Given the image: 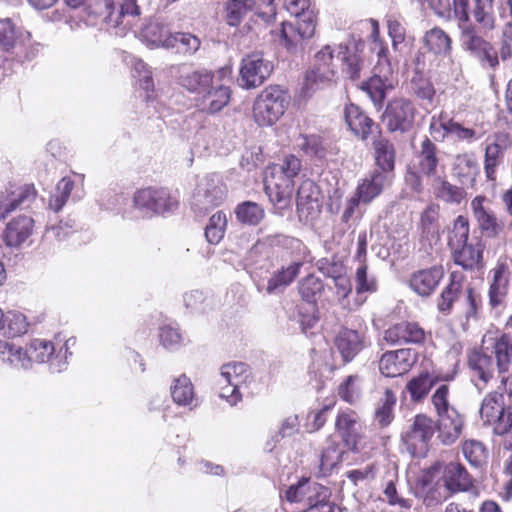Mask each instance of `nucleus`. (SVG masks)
Segmentation results:
<instances>
[{"mask_svg": "<svg viewBox=\"0 0 512 512\" xmlns=\"http://www.w3.org/2000/svg\"><path fill=\"white\" fill-rule=\"evenodd\" d=\"M371 27L370 38L372 40L371 50L376 53L378 62L374 74L361 85V89L367 93L373 104L381 108L387 95L388 88L392 87L389 76L392 74L388 48L379 38V24L376 20L370 19L365 23Z\"/></svg>", "mask_w": 512, "mask_h": 512, "instance_id": "1", "label": "nucleus"}, {"mask_svg": "<svg viewBox=\"0 0 512 512\" xmlns=\"http://www.w3.org/2000/svg\"><path fill=\"white\" fill-rule=\"evenodd\" d=\"M51 342L42 339H33L26 349L12 342L0 340V360L14 369L28 370L32 364L45 363L54 353Z\"/></svg>", "mask_w": 512, "mask_h": 512, "instance_id": "2", "label": "nucleus"}, {"mask_svg": "<svg viewBox=\"0 0 512 512\" xmlns=\"http://www.w3.org/2000/svg\"><path fill=\"white\" fill-rule=\"evenodd\" d=\"M468 238V220L458 216L454 221L453 238L449 242L453 251V261L464 270L482 268L484 245L478 239L468 242Z\"/></svg>", "mask_w": 512, "mask_h": 512, "instance_id": "3", "label": "nucleus"}, {"mask_svg": "<svg viewBox=\"0 0 512 512\" xmlns=\"http://www.w3.org/2000/svg\"><path fill=\"white\" fill-rule=\"evenodd\" d=\"M285 100V92L278 86L266 88L254 102L255 121L261 126L275 123L285 112Z\"/></svg>", "mask_w": 512, "mask_h": 512, "instance_id": "4", "label": "nucleus"}, {"mask_svg": "<svg viewBox=\"0 0 512 512\" xmlns=\"http://www.w3.org/2000/svg\"><path fill=\"white\" fill-rule=\"evenodd\" d=\"M226 186L218 174L204 177L192 196L191 207L199 215L206 214L210 209L219 206L225 199Z\"/></svg>", "mask_w": 512, "mask_h": 512, "instance_id": "5", "label": "nucleus"}, {"mask_svg": "<svg viewBox=\"0 0 512 512\" xmlns=\"http://www.w3.org/2000/svg\"><path fill=\"white\" fill-rule=\"evenodd\" d=\"M416 112V107L411 100L396 97L387 103L382 120L389 132L405 134L412 130Z\"/></svg>", "mask_w": 512, "mask_h": 512, "instance_id": "6", "label": "nucleus"}, {"mask_svg": "<svg viewBox=\"0 0 512 512\" xmlns=\"http://www.w3.org/2000/svg\"><path fill=\"white\" fill-rule=\"evenodd\" d=\"M435 431L436 424L432 418L425 414H417L410 429L402 437L406 450L413 457L424 458Z\"/></svg>", "mask_w": 512, "mask_h": 512, "instance_id": "7", "label": "nucleus"}, {"mask_svg": "<svg viewBox=\"0 0 512 512\" xmlns=\"http://www.w3.org/2000/svg\"><path fill=\"white\" fill-rule=\"evenodd\" d=\"M317 24L316 13L310 6V0H290V51L294 38L305 41L313 37ZM297 40L294 46L297 47Z\"/></svg>", "mask_w": 512, "mask_h": 512, "instance_id": "8", "label": "nucleus"}, {"mask_svg": "<svg viewBox=\"0 0 512 512\" xmlns=\"http://www.w3.org/2000/svg\"><path fill=\"white\" fill-rule=\"evenodd\" d=\"M288 160L283 165L273 164L267 167L264 177L265 192L274 208L283 214L288 208Z\"/></svg>", "mask_w": 512, "mask_h": 512, "instance_id": "9", "label": "nucleus"}, {"mask_svg": "<svg viewBox=\"0 0 512 512\" xmlns=\"http://www.w3.org/2000/svg\"><path fill=\"white\" fill-rule=\"evenodd\" d=\"M272 62L264 59L261 52H253L244 56L240 63L239 85L245 89L261 86L273 72Z\"/></svg>", "mask_w": 512, "mask_h": 512, "instance_id": "10", "label": "nucleus"}, {"mask_svg": "<svg viewBox=\"0 0 512 512\" xmlns=\"http://www.w3.org/2000/svg\"><path fill=\"white\" fill-rule=\"evenodd\" d=\"M133 201L138 209L147 214L170 212L178 207V201L165 189H141L135 193Z\"/></svg>", "mask_w": 512, "mask_h": 512, "instance_id": "11", "label": "nucleus"}, {"mask_svg": "<svg viewBox=\"0 0 512 512\" xmlns=\"http://www.w3.org/2000/svg\"><path fill=\"white\" fill-rule=\"evenodd\" d=\"M29 40L30 34L17 31L11 19H0V48L3 51L21 61L31 59L34 54L27 50Z\"/></svg>", "mask_w": 512, "mask_h": 512, "instance_id": "12", "label": "nucleus"}, {"mask_svg": "<svg viewBox=\"0 0 512 512\" xmlns=\"http://www.w3.org/2000/svg\"><path fill=\"white\" fill-rule=\"evenodd\" d=\"M36 189L31 184L11 185L0 199V219H5L17 208H27L36 199Z\"/></svg>", "mask_w": 512, "mask_h": 512, "instance_id": "13", "label": "nucleus"}, {"mask_svg": "<svg viewBox=\"0 0 512 512\" xmlns=\"http://www.w3.org/2000/svg\"><path fill=\"white\" fill-rule=\"evenodd\" d=\"M364 47L365 42L354 35H351L346 43H342L338 47V56H341L344 65L343 72L353 81L360 78V71L363 65L361 53Z\"/></svg>", "mask_w": 512, "mask_h": 512, "instance_id": "14", "label": "nucleus"}, {"mask_svg": "<svg viewBox=\"0 0 512 512\" xmlns=\"http://www.w3.org/2000/svg\"><path fill=\"white\" fill-rule=\"evenodd\" d=\"M231 88L224 84H211V86L199 97H196V106L208 115H214L222 111L231 100Z\"/></svg>", "mask_w": 512, "mask_h": 512, "instance_id": "15", "label": "nucleus"}, {"mask_svg": "<svg viewBox=\"0 0 512 512\" xmlns=\"http://www.w3.org/2000/svg\"><path fill=\"white\" fill-rule=\"evenodd\" d=\"M415 362V352L398 349L384 353L379 361V370L386 377H397L406 373Z\"/></svg>", "mask_w": 512, "mask_h": 512, "instance_id": "16", "label": "nucleus"}, {"mask_svg": "<svg viewBox=\"0 0 512 512\" xmlns=\"http://www.w3.org/2000/svg\"><path fill=\"white\" fill-rule=\"evenodd\" d=\"M445 275L442 265L418 270L410 276V288L421 297L431 296Z\"/></svg>", "mask_w": 512, "mask_h": 512, "instance_id": "17", "label": "nucleus"}, {"mask_svg": "<svg viewBox=\"0 0 512 512\" xmlns=\"http://www.w3.org/2000/svg\"><path fill=\"white\" fill-rule=\"evenodd\" d=\"M424 339V330L414 322H399L384 332V340L392 346L420 344Z\"/></svg>", "mask_w": 512, "mask_h": 512, "instance_id": "18", "label": "nucleus"}, {"mask_svg": "<svg viewBox=\"0 0 512 512\" xmlns=\"http://www.w3.org/2000/svg\"><path fill=\"white\" fill-rule=\"evenodd\" d=\"M442 481L449 494L468 492L474 487L472 476L459 462H450L444 466Z\"/></svg>", "mask_w": 512, "mask_h": 512, "instance_id": "19", "label": "nucleus"}, {"mask_svg": "<svg viewBox=\"0 0 512 512\" xmlns=\"http://www.w3.org/2000/svg\"><path fill=\"white\" fill-rule=\"evenodd\" d=\"M115 0H97L95 4V13L103 16V20L113 27L120 24L124 16H139L140 7L137 0H122L120 10H115Z\"/></svg>", "mask_w": 512, "mask_h": 512, "instance_id": "20", "label": "nucleus"}, {"mask_svg": "<svg viewBox=\"0 0 512 512\" xmlns=\"http://www.w3.org/2000/svg\"><path fill=\"white\" fill-rule=\"evenodd\" d=\"M214 82L213 71L206 68H182L178 76V84L189 93L201 96Z\"/></svg>", "mask_w": 512, "mask_h": 512, "instance_id": "21", "label": "nucleus"}, {"mask_svg": "<svg viewBox=\"0 0 512 512\" xmlns=\"http://www.w3.org/2000/svg\"><path fill=\"white\" fill-rule=\"evenodd\" d=\"M331 81V72L320 73L317 71H307L304 75L303 81L295 89L293 106L297 110L304 109L308 101L315 93L316 87L319 84H324Z\"/></svg>", "mask_w": 512, "mask_h": 512, "instance_id": "22", "label": "nucleus"}, {"mask_svg": "<svg viewBox=\"0 0 512 512\" xmlns=\"http://www.w3.org/2000/svg\"><path fill=\"white\" fill-rule=\"evenodd\" d=\"M435 424L438 431V439L443 445L448 446L454 444L462 434L464 419L456 409L449 410L438 415Z\"/></svg>", "mask_w": 512, "mask_h": 512, "instance_id": "23", "label": "nucleus"}, {"mask_svg": "<svg viewBox=\"0 0 512 512\" xmlns=\"http://www.w3.org/2000/svg\"><path fill=\"white\" fill-rule=\"evenodd\" d=\"M416 168L426 177H436L440 166L439 149L427 136L420 143L419 150L415 153Z\"/></svg>", "mask_w": 512, "mask_h": 512, "instance_id": "24", "label": "nucleus"}, {"mask_svg": "<svg viewBox=\"0 0 512 512\" xmlns=\"http://www.w3.org/2000/svg\"><path fill=\"white\" fill-rule=\"evenodd\" d=\"M490 273L492 280L489 286V305L493 309L503 307L506 301L509 287V267L506 263H498Z\"/></svg>", "mask_w": 512, "mask_h": 512, "instance_id": "25", "label": "nucleus"}, {"mask_svg": "<svg viewBox=\"0 0 512 512\" xmlns=\"http://www.w3.org/2000/svg\"><path fill=\"white\" fill-rule=\"evenodd\" d=\"M344 119L350 131L362 140L368 139L373 128H377L374 121L356 104L350 103L344 108Z\"/></svg>", "mask_w": 512, "mask_h": 512, "instance_id": "26", "label": "nucleus"}, {"mask_svg": "<svg viewBox=\"0 0 512 512\" xmlns=\"http://www.w3.org/2000/svg\"><path fill=\"white\" fill-rule=\"evenodd\" d=\"M344 362L348 363L364 348V336L357 330L343 327L334 340Z\"/></svg>", "mask_w": 512, "mask_h": 512, "instance_id": "27", "label": "nucleus"}, {"mask_svg": "<svg viewBox=\"0 0 512 512\" xmlns=\"http://www.w3.org/2000/svg\"><path fill=\"white\" fill-rule=\"evenodd\" d=\"M317 187L312 180H304L296 194V210L301 222H307L309 217L318 210Z\"/></svg>", "mask_w": 512, "mask_h": 512, "instance_id": "28", "label": "nucleus"}, {"mask_svg": "<svg viewBox=\"0 0 512 512\" xmlns=\"http://www.w3.org/2000/svg\"><path fill=\"white\" fill-rule=\"evenodd\" d=\"M392 178L388 177L385 172L372 171L358 184L355 197L361 203L368 204L378 197L385 187L391 184Z\"/></svg>", "mask_w": 512, "mask_h": 512, "instance_id": "29", "label": "nucleus"}, {"mask_svg": "<svg viewBox=\"0 0 512 512\" xmlns=\"http://www.w3.org/2000/svg\"><path fill=\"white\" fill-rule=\"evenodd\" d=\"M34 220L29 216H19L11 220L5 229L4 240L7 246L21 247L32 235Z\"/></svg>", "mask_w": 512, "mask_h": 512, "instance_id": "30", "label": "nucleus"}, {"mask_svg": "<svg viewBox=\"0 0 512 512\" xmlns=\"http://www.w3.org/2000/svg\"><path fill=\"white\" fill-rule=\"evenodd\" d=\"M372 145L376 164L374 171L385 172L388 177L393 178L395 168V148L393 143L388 138L379 135L373 140Z\"/></svg>", "mask_w": 512, "mask_h": 512, "instance_id": "31", "label": "nucleus"}, {"mask_svg": "<svg viewBox=\"0 0 512 512\" xmlns=\"http://www.w3.org/2000/svg\"><path fill=\"white\" fill-rule=\"evenodd\" d=\"M493 353L495 355L496 368L502 380L512 374V336L502 333L494 339Z\"/></svg>", "mask_w": 512, "mask_h": 512, "instance_id": "32", "label": "nucleus"}, {"mask_svg": "<svg viewBox=\"0 0 512 512\" xmlns=\"http://www.w3.org/2000/svg\"><path fill=\"white\" fill-rule=\"evenodd\" d=\"M506 409L505 397L502 393L491 392L487 394L482 400L479 409L483 425H493L494 428L506 412Z\"/></svg>", "mask_w": 512, "mask_h": 512, "instance_id": "33", "label": "nucleus"}, {"mask_svg": "<svg viewBox=\"0 0 512 512\" xmlns=\"http://www.w3.org/2000/svg\"><path fill=\"white\" fill-rule=\"evenodd\" d=\"M464 276L462 273L454 271L449 276V283L444 287L437 299L438 310L448 315L451 313L453 304L459 299L463 291Z\"/></svg>", "mask_w": 512, "mask_h": 512, "instance_id": "34", "label": "nucleus"}, {"mask_svg": "<svg viewBox=\"0 0 512 512\" xmlns=\"http://www.w3.org/2000/svg\"><path fill=\"white\" fill-rule=\"evenodd\" d=\"M483 200V197H476L472 200L473 214L481 231L488 237H495L501 231V225L495 215L483 207Z\"/></svg>", "mask_w": 512, "mask_h": 512, "instance_id": "35", "label": "nucleus"}, {"mask_svg": "<svg viewBox=\"0 0 512 512\" xmlns=\"http://www.w3.org/2000/svg\"><path fill=\"white\" fill-rule=\"evenodd\" d=\"M324 486L311 481L308 477H302L297 484L290 485V503L304 502L307 507L319 497Z\"/></svg>", "mask_w": 512, "mask_h": 512, "instance_id": "36", "label": "nucleus"}, {"mask_svg": "<svg viewBox=\"0 0 512 512\" xmlns=\"http://www.w3.org/2000/svg\"><path fill=\"white\" fill-rule=\"evenodd\" d=\"M250 377V370L247 364L243 362H230L222 365L220 370L219 385L227 384L228 386L241 388L247 383Z\"/></svg>", "mask_w": 512, "mask_h": 512, "instance_id": "37", "label": "nucleus"}, {"mask_svg": "<svg viewBox=\"0 0 512 512\" xmlns=\"http://www.w3.org/2000/svg\"><path fill=\"white\" fill-rule=\"evenodd\" d=\"M165 48H181V52L186 55H194L201 46L200 39L190 33H175L169 37L160 36L155 38Z\"/></svg>", "mask_w": 512, "mask_h": 512, "instance_id": "38", "label": "nucleus"}, {"mask_svg": "<svg viewBox=\"0 0 512 512\" xmlns=\"http://www.w3.org/2000/svg\"><path fill=\"white\" fill-rule=\"evenodd\" d=\"M468 365L483 383H487L493 377L496 362L487 353L473 350L468 356Z\"/></svg>", "mask_w": 512, "mask_h": 512, "instance_id": "39", "label": "nucleus"}, {"mask_svg": "<svg viewBox=\"0 0 512 512\" xmlns=\"http://www.w3.org/2000/svg\"><path fill=\"white\" fill-rule=\"evenodd\" d=\"M336 428L346 445L353 451L357 450V415L353 411L340 413L336 420Z\"/></svg>", "mask_w": 512, "mask_h": 512, "instance_id": "40", "label": "nucleus"}, {"mask_svg": "<svg viewBox=\"0 0 512 512\" xmlns=\"http://www.w3.org/2000/svg\"><path fill=\"white\" fill-rule=\"evenodd\" d=\"M173 401L180 406H191L195 401L194 387L186 375L176 378L171 385Z\"/></svg>", "mask_w": 512, "mask_h": 512, "instance_id": "41", "label": "nucleus"}, {"mask_svg": "<svg viewBox=\"0 0 512 512\" xmlns=\"http://www.w3.org/2000/svg\"><path fill=\"white\" fill-rule=\"evenodd\" d=\"M424 42L429 51L436 55L447 56L451 52V38L441 28L435 27L427 31Z\"/></svg>", "mask_w": 512, "mask_h": 512, "instance_id": "42", "label": "nucleus"}, {"mask_svg": "<svg viewBox=\"0 0 512 512\" xmlns=\"http://www.w3.org/2000/svg\"><path fill=\"white\" fill-rule=\"evenodd\" d=\"M237 220L249 226L258 225L265 217V211L261 205L252 201L239 203L235 208Z\"/></svg>", "mask_w": 512, "mask_h": 512, "instance_id": "43", "label": "nucleus"}, {"mask_svg": "<svg viewBox=\"0 0 512 512\" xmlns=\"http://www.w3.org/2000/svg\"><path fill=\"white\" fill-rule=\"evenodd\" d=\"M462 453L468 463L474 468H482L487 464L489 452L486 446L478 440H466L462 444Z\"/></svg>", "mask_w": 512, "mask_h": 512, "instance_id": "44", "label": "nucleus"}, {"mask_svg": "<svg viewBox=\"0 0 512 512\" xmlns=\"http://www.w3.org/2000/svg\"><path fill=\"white\" fill-rule=\"evenodd\" d=\"M436 383V378L428 372L420 373L408 381L406 390L414 402L423 400Z\"/></svg>", "mask_w": 512, "mask_h": 512, "instance_id": "45", "label": "nucleus"}, {"mask_svg": "<svg viewBox=\"0 0 512 512\" xmlns=\"http://www.w3.org/2000/svg\"><path fill=\"white\" fill-rule=\"evenodd\" d=\"M290 254L293 259L290 261V283L299 274L300 268L309 266L311 257L307 247L297 238H290Z\"/></svg>", "mask_w": 512, "mask_h": 512, "instance_id": "46", "label": "nucleus"}, {"mask_svg": "<svg viewBox=\"0 0 512 512\" xmlns=\"http://www.w3.org/2000/svg\"><path fill=\"white\" fill-rule=\"evenodd\" d=\"M395 404L396 396L394 392L386 389L375 410V421L380 427H387L394 419L393 409Z\"/></svg>", "mask_w": 512, "mask_h": 512, "instance_id": "47", "label": "nucleus"}, {"mask_svg": "<svg viewBox=\"0 0 512 512\" xmlns=\"http://www.w3.org/2000/svg\"><path fill=\"white\" fill-rule=\"evenodd\" d=\"M474 2L473 16L480 26L478 29L483 30L484 33L493 30L495 18L493 16L492 0H474Z\"/></svg>", "mask_w": 512, "mask_h": 512, "instance_id": "48", "label": "nucleus"}, {"mask_svg": "<svg viewBox=\"0 0 512 512\" xmlns=\"http://www.w3.org/2000/svg\"><path fill=\"white\" fill-rule=\"evenodd\" d=\"M482 33H484L483 30H479L475 25L465 27L460 31L461 46L470 56L489 43V41L485 40L481 35Z\"/></svg>", "mask_w": 512, "mask_h": 512, "instance_id": "49", "label": "nucleus"}, {"mask_svg": "<svg viewBox=\"0 0 512 512\" xmlns=\"http://www.w3.org/2000/svg\"><path fill=\"white\" fill-rule=\"evenodd\" d=\"M504 148L496 143H490L485 148L484 172L488 180H494L496 168L502 163Z\"/></svg>", "mask_w": 512, "mask_h": 512, "instance_id": "50", "label": "nucleus"}, {"mask_svg": "<svg viewBox=\"0 0 512 512\" xmlns=\"http://www.w3.org/2000/svg\"><path fill=\"white\" fill-rule=\"evenodd\" d=\"M344 452L335 445L326 447L321 456L319 463V474L323 477L331 474L342 461Z\"/></svg>", "mask_w": 512, "mask_h": 512, "instance_id": "51", "label": "nucleus"}, {"mask_svg": "<svg viewBox=\"0 0 512 512\" xmlns=\"http://www.w3.org/2000/svg\"><path fill=\"white\" fill-rule=\"evenodd\" d=\"M318 313L317 302L304 303L298 307V322L304 334H313L310 330H312L319 321Z\"/></svg>", "mask_w": 512, "mask_h": 512, "instance_id": "52", "label": "nucleus"}, {"mask_svg": "<svg viewBox=\"0 0 512 512\" xmlns=\"http://www.w3.org/2000/svg\"><path fill=\"white\" fill-rule=\"evenodd\" d=\"M436 196L445 202L460 203L464 197V190L452 185L443 178L436 176L434 179Z\"/></svg>", "mask_w": 512, "mask_h": 512, "instance_id": "53", "label": "nucleus"}, {"mask_svg": "<svg viewBox=\"0 0 512 512\" xmlns=\"http://www.w3.org/2000/svg\"><path fill=\"white\" fill-rule=\"evenodd\" d=\"M411 90L419 100L426 101L432 105L436 91L428 78L416 72L411 79Z\"/></svg>", "mask_w": 512, "mask_h": 512, "instance_id": "54", "label": "nucleus"}, {"mask_svg": "<svg viewBox=\"0 0 512 512\" xmlns=\"http://www.w3.org/2000/svg\"><path fill=\"white\" fill-rule=\"evenodd\" d=\"M329 410V407H324L317 412H310L306 416L295 415V420L297 421L298 428L295 430L296 432H300V427H303V431L306 433H311L319 430L326 422V414Z\"/></svg>", "mask_w": 512, "mask_h": 512, "instance_id": "55", "label": "nucleus"}, {"mask_svg": "<svg viewBox=\"0 0 512 512\" xmlns=\"http://www.w3.org/2000/svg\"><path fill=\"white\" fill-rule=\"evenodd\" d=\"M73 188L74 182L71 178H62L57 183L55 194L49 200V208L54 212H59L67 203Z\"/></svg>", "mask_w": 512, "mask_h": 512, "instance_id": "56", "label": "nucleus"}, {"mask_svg": "<svg viewBox=\"0 0 512 512\" xmlns=\"http://www.w3.org/2000/svg\"><path fill=\"white\" fill-rule=\"evenodd\" d=\"M361 379L358 375H349L338 387L339 397L349 403H356L361 397Z\"/></svg>", "mask_w": 512, "mask_h": 512, "instance_id": "57", "label": "nucleus"}, {"mask_svg": "<svg viewBox=\"0 0 512 512\" xmlns=\"http://www.w3.org/2000/svg\"><path fill=\"white\" fill-rule=\"evenodd\" d=\"M226 224L227 219L223 212L218 211L214 213L205 229L207 241L211 244H218L224 236Z\"/></svg>", "mask_w": 512, "mask_h": 512, "instance_id": "58", "label": "nucleus"}, {"mask_svg": "<svg viewBox=\"0 0 512 512\" xmlns=\"http://www.w3.org/2000/svg\"><path fill=\"white\" fill-rule=\"evenodd\" d=\"M295 147L308 156L318 158L325 156V149L322 145L321 138L317 135H299V137L295 139Z\"/></svg>", "mask_w": 512, "mask_h": 512, "instance_id": "59", "label": "nucleus"}, {"mask_svg": "<svg viewBox=\"0 0 512 512\" xmlns=\"http://www.w3.org/2000/svg\"><path fill=\"white\" fill-rule=\"evenodd\" d=\"M324 286L322 281L313 274L307 275L299 283V294L305 303L316 302L317 294L321 293Z\"/></svg>", "mask_w": 512, "mask_h": 512, "instance_id": "60", "label": "nucleus"}, {"mask_svg": "<svg viewBox=\"0 0 512 512\" xmlns=\"http://www.w3.org/2000/svg\"><path fill=\"white\" fill-rule=\"evenodd\" d=\"M8 334L12 337L23 335L27 332L29 323L26 316L20 312L9 311L4 316Z\"/></svg>", "mask_w": 512, "mask_h": 512, "instance_id": "61", "label": "nucleus"}, {"mask_svg": "<svg viewBox=\"0 0 512 512\" xmlns=\"http://www.w3.org/2000/svg\"><path fill=\"white\" fill-rule=\"evenodd\" d=\"M333 50L330 45L324 46L320 51L315 54L314 66L310 71L317 72H331L332 79L335 76V69L333 66Z\"/></svg>", "mask_w": 512, "mask_h": 512, "instance_id": "62", "label": "nucleus"}, {"mask_svg": "<svg viewBox=\"0 0 512 512\" xmlns=\"http://www.w3.org/2000/svg\"><path fill=\"white\" fill-rule=\"evenodd\" d=\"M472 57L478 60L483 69L495 70L499 66L498 53L490 42L473 54Z\"/></svg>", "mask_w": 512, "mask_h": 512, "instance_id": "63", "label": "nucleus"}, {"mask_svg": "<svg viewBox=\"0 0 512 512\" xmlns=\"http://www.w3.org/2000/svg\"><path fill=\"white\" fill-rule=\"evenodd\" d=\"M493 431L497 435L506 436L504 447L512 450V406L507 407L506 412L493 428Z\"/></svg>", "mask_w": 512, "mask_h": 512, "instance_id": "64", "label": "nucleus"}]
</instances>
